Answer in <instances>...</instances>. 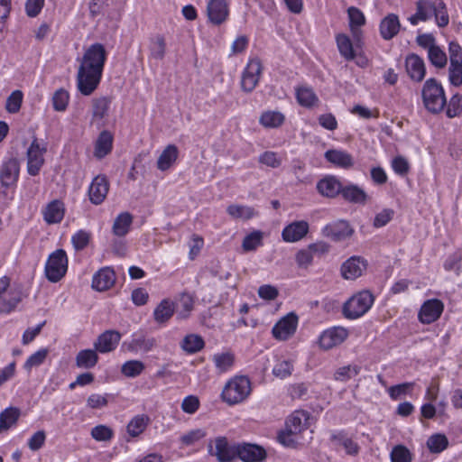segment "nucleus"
Returning <instances> with one entry per match:
<instances>
[{"mask_svg":"<svg viewBox=\"0 0 462 462\" xmlns=\"http://www.w3.org/2000/svg\"><path fill=\"white\" fill-rule=\"evenodd\" d=\"M21 411L17 407H8L0 413V433L8 430L16 424Z\"/></svg>","mask_w":462,"mask_h":462,"instance_id":"32","label":"nucleus"},{"mask_svg":"<svg viewBox=\"0 0 462 462\" xmlns=\"http://www.w3.org/2000/svg\"><path fill=\"white\" fill-rule=\"evenodd\" d=\"M309 419L308 413L304 411H296L290 415L285 422V428L290 432L300 433L304 430Z\"/></svg>","mask_w":462,"mask_h":462,"instance_id":"28","label":"nucleus"},{"mask_svg":"<svg viewBox=\"0 0 462 462\" xmlns=\"http://www.w3.org/2000/svg\"><path fill=\"white\" fill-rule=\"evenodd\" d=\"M394 210L391 208H384L377 213L374 218L373 226L376 228L386 226L393 217Z\"/></svg>","mask_w":462,"mask_h":462,"instance_id":"61","label":"nucleus"},{"mask_svg":"<svg viewBox=\"0 0 462 462\" xmlns=\"http://www.w3.org/2000/svg\"><path fill=\"white\" fill-rule=\"evenodd\" d=\"M366 268L365 262L358 256H352L341 266V274L346 280H355L361 276Z\"/></svg>","mask_w":462,"mask_h":462,"instance_id":"18","label":"nucleus"},{"mask_svg":"<svg viewBox=\"0 0 462 462\" xmlns=\"http://www.w3.org/2000/svg\"><path fill=\"white\" fill-rule=\"evenodd\" d=\"M45 149H41L40 146H29L27 151V171L32 176H36L43 162V152Z\"/></svg>","mask_w":462,"mask_h":462,"instance_id":"21","label":"nucleus"},{"mask_svg":"<svg viewBox=\"0 0 462 462\" xmlns=\"http://www.w3.org/2000/svg\"><path fill=\"white\" fill-rule=\"evenodd\" d=\"M111 106V98L107 97H99L92 99L91 114L92 122L104 120L108 116Z\"/></svg>","mask_w":462,"mask_h":462,"instance_id":"22","label":"nucleus"},{"mask_svg":"<svg viewBox=\"0 0 462 462\" xmlns=\"http://www.w3.org/2000/svg\"><path fill=\"white\" fill-rule=\"evenodd\" d=\"M144 364L139 360L126 361L121 367V372L127 377H136L144 370Z\"/></svg>","mask_w":462,"mask_h":462,"instance_id":"46","label":"nucleus"},{"mask_svg":"<svg viewBox=\"0 0 462 462\" xmlns=\"http://www.w3.org/2000/svg\"><path fill=\"white\" fill-rule=\"evenodd\" d=\"M121 339V334L116 330H106L94 343L95 349L99 353L113 351Z\"/></svg>","mask_w":462,"mask_h":462,"instance_id":"15","label":"nucleus"},{"mask_svg":"<svg viewBox=\"0 0 462 462\" xmlns=\"http://www.w3.org/2000/svg\"><path fill=\"white\" fill-rule=\"evenodd\" d=\"M340 194L346 201L353 204L365 205L369 199L366 192L356 184L342 187Z\"/></svg>","mask_w":462,"mask_h":462,"instance_id":"20","label":"nucleus"},{"mask_svg":"<svg viewBox=\"0 0 462 462\" xmlns=\"http://www.w3.org/2000/svg\"><path fill=\"white\" fill-rule=\"evenodd\" d=\"M296 97L302 106L310 107L314 106L319 98L311 88L301 86L296 89Z\"/></svg>","mask_w":462,"mask_h":462,"instance_id":"38","label":"nucleus"},{"mask_svg":"<svg viewBox=\"0 0 462 462\" xmlns=\"http://www.w3.org/2000/svg\"><path fill=\"white\" fill-rule=\"evenodd\" d=\"M337 45L340 54L346 60H352L355 57L352 42L346 34H338L336 37Z\"/></svg>","mask_w":462,"mask_h":462,"instance_id":"45","label":"nucleus"},{"mask_svg":"<svg viewBox=\"0 0 462 462\" xmlns=\"http://www.w3.org/2000/svg\"><path fill=\"white\" fill-rule=\"evenodd\" d=\"M416 42L428 51V59L433 64V35L430 33L420 34L417 36Z\"/></svg>","mask_w":462,"mask_h":462,"instance_id":"60","label":"nucleus"},{"mask_svg":"<svg viewBox=\"0 0 462 462\" xmlns=\"http://www.w3.org/2000/svg\"><path fill=\"white\" fill-rule=\"evenodd\" d=\"M156 344L157 342L154 337H145L143 336L134 337L132 340L133 347L136 348L137 350H141L144 353L152 350L156 346Z\"/></svg>","mask_w":462,"mask_h":462,"instance_id":"54","label":"nucleus"},{"mask_svg":"<svg viewBox=\"0 0 462 462\" xmlns=\"http://www.w3.org/2000/svg\"><path fill=\"white\" fill-rule=\"evenodd\" d=\"M109 189V183L105 175L95 177L88 189L90 201L95 205L101 204L106 198Z\"/></svg>","mask_w":462,"mask_h":462,"instance_id":"11","label":"nucleus"},{"mask_svg":"<svg viewBox=\"0 0 462 462\" xmlns=\"http://www.w3.org/2000/svg\"><path fill=\"white\" fill-rule=\"evenodd\" d=\"M422 99L424 106L430 112H433V78L426 80L422 88Z\"/></svg>","mask_w":462,"mask_h":462,"instance_id":"57","label":"nucleus"},{"mask_svg":"<svg viewBox=\"0 0 462 462\" xmlns=\"http://www.w3.org/2000/svg\"><path fill=\"white\" fill-rule=\"evenodd\" d=\"M179 156L177 146H166L157 160V168L160 171H167L176 162Z\"/></svg>","mask_w":462,"mask_h":462,"instance_id":"30","label":"nucleus"},{"mask_svg":"<svg viewBox=\"0 0 462 462\" xmlns=\"http://www.w3.org/2000/svg\"><path fill=\"white\" fill-rule=\"evenodd\" d=\"M374 303V296L368 291L353 295L343 306L345 318L356 319L365 315Z\"/></svg>","mask_w":462,"mask_h":462,"instance_id":"3","label":"nucleus"},{"mask_svg":"<svg viewBox=\"0 0 462 462\" xmlns=\"http://www.w3.org/2000/svg\"><path fill=\"white\" fill-rule=\"evenodd\" d=\"M298 326V316L291 312L282 318L272 329V333L274 338L278 340H287L291 337L297 329Z\"/></svg>","mask_w":462,"mask_h":462,"instance_id":"7","label":"nucleus"},{"mask_svg":"<svg viewBox=\"0 0 462 462\" xmlns=\"http://www.w3.org/2000/svg\"><path fill=\"white\" fill-rule=\"evenodd\" d=\"M349 18V27L356 39H359L361 34L360 27L365 23V17L363 12L357 7L351 6L347 9Z\"/></svg>","mask_w":462,"mask_h":462,"instance_id":"29","label":"nucleus"},{"mask_svg":"<svg viewBox=\"0 0 462 462\" xmlns=\"http://www.w3.org/2000/svg\"><path fill=\"white\" fill-rule=\"evenodd\" d=\"M262 73V63L259 59H252L249 60L246 68L245 69L242 79L241 87L245 92L253 91L260 79Z\"/></svg>","mask_w":462,"mask_h":462,"instance_id":"9","label":"nucleus"},{"mask_svg":"<svg viewBox=\"0 0 462 462\" xmlns=\"http://www.w3.org/2000/svg\"><path fill=\"white\" fill-rule=\"evenodd\" d=\"M106 51L101 43H94L85 51L77 73V88L84 96H90L98 87Z\"/></svg>","mask_w":462,"mask_h":462,"instance_id":"1","label":"nucleus"},{"mask_svg":"<svg viewBox=\"0 0 462 462\" xmlns=\"http://www.w3.org/2000/svg\"><path fill=\"white\" fill-rule=\"evenodd\" d=\"M20 162L14 157L5 160L0 167V183L3 188H14L19 179Z\"/></svg>","mask_w":462,"mask_h":462,"instance_id":"5","label":"nucleus"},{"mask_svg":"<svg viewBox=\"0 0 462 462\" xmlns=\"http://www.w3.org/2000/svg\"><path fill=\"white\" fill-rule=\"evenodd\" d=\"M69 92L63 88L55 91L52 97L53 108L56 111H65L69 104Z\"/></svg>","mask_w":462,"mask_h":462,"instance_id":"50","label":"nucleus"},{"mask_svg":"<svg viewBox=\"0 0 462 462\" xmlns=\"http://www.w3.org/2000/svg\"><path fill=\"white\" fill-rule=\"evenodd\" d=\"M42 217L48 225L60 223L65 215V205L60 199H54L42 208Z\"/></svg>","mask_w":462,"mask_h":462,"instance_id":"14","label":"nucleus"},{"mask_svg":"<svg viewBox=\"0 0 462 462\" xmlns=\"http://www.w3.org/2000/svg\"><path fill=\"white\" fill-rule=\"evenodd\" d=\"M322 233L325 236L332 239L333 241H343L349 237L353 234L348 222L345 220H338L331 224L327 225Z\"/></svg>","mask_w":462,"mask_h":462,"instance_id":"12","label":"nucleus"},{"mask_svg":"<svg viewBox=\"0 0 462 462\" xmlns=\"http://www.w3.org/2000/svg\"><path fill=\"white\" fill-rule=\"evenodd\" d=\"M309 232V224L307 221H295L286 226L282 236L285 242L293 243L303 238Z\"/></svg>","mask_w":462,"mask_h":462,"instance_id":"16","label":"nucleus"},{"mask_svg":"<svg viewBox=\"0 0 462 462\" xmlns=\"http://www.w3.org/2000/svg\"><path fill=\"white\" fill-rule=\"evenodd\" d=\"M47 356L48 350L46 348L38 350L28 357L23 365L24 369L31 371L32 367L41 365L45 361Z\"/></svg>","mask_w":462,"mask_h":462,"instance_id":"55","label":"nucleus"},{"mask_svg":"<svg viewBox=\"0 0 462 462\" xmlns=\"http://www.w3.org/2000/svg\"><path fill=\"white\" fill-rule=\"evenodd\" d=\"M448 79L455 87L462 85V63H450L448 69Z\"/></svg>","mask_w":462,"mask_h":462,"instance_id":"62","label":"nucleus"},{"mask_svg":"<svg viewBox=\"0 0 462 462\" xmlns=\"http://www.w3.org/2000/svg\"><path fill=\"white\" fill-rule=\"evenodd\" d=\"M251 382L247 376L236 375L225 385L221 396L225 402L234 405L244 402L251 393Z\"/></svg>","mask_w":462,"mask_h":462,"instance_id":"2","label":"nucleus"},{"mask_svg":"<svg viewBox=\"0 0 462 462\" xmlns=\"http://www.w3.org/2000/svg\"><path fill=\"white\" fill-rule=\"evenodd\" d=\"M342 185L338 180L333 176L326 177L317 184L319 192L328 198H335L341 193Z\"/></svg>","mask_w":462,"mask_h":462,"instance_id":"23","label":"nucleus"},{"mask_svg":"<svg viewBox=\"0 0 462 462\" xmlns=\"http://www.w3.org/2000/svg\"><path fill=\"white\" fill-rule=\"evenodd\" d=\"M331 440L337 447H342L346 453L350 456H356L359 452V446L344 431H339L331 435Z\"/></svg>","mask_w":462,"mask_h":462,"instance_id":"25","label":"nucleus"},{"mask_svg":"<svg viewBox=\"0 0 462 462\" xmlns=\"http://www.w3.org/2000/svg\"><path fill=\"white\" fill-rule=\"evenodd\" d=\"M175 311L174 304L170 300H162L153 311V317L156 322L165 323L173 315Z\"/></svg>","mask_w":462,"mask_h":462,"instance_id":"34","label":"nucleus"},{"mask_svg":"<svg viewBox=\"0 0 462 462\" xmlns=\"http://www.w3.org/2000/svg\"><path fill=\"white\" fill-rule=\"evenodd\" d=\"M416 5V13L408 19L412 25L429 20L433 13V2L430 0H419Z\"/></svg>","mask_w":462,"mask_h":462,"instance_id":"26","label":"nucleus"},{"mask_svg":"<svg viewBox=\"0 0 462 462\" xmlns=\"http://www.w3.org/2000/svg\"><path fill=\"white\" fill-rule=\"evenodd\" d=\"M215 451L212 441L208 443V452L217 457L219 462H232L236 458V445H229L226 437H217L214 440Z\"/></svg>","mask_w":462,"mask_h":462,"instance_id":"6","label":"nucleus"},{"mask_svg":"<svg viewBox=\"0 0 462 462\" xmlns=\"http://www.w3.org/2000/svg\"><path fill=\"white\" fill-rule=\"evenodd\" d=\"M209 21L216 25L223 23L228 17V6L226 0H210L207 6Z\"/></svg>","mask_w":462,"mask_h":462,"instance_id":"13","label":"nucleus"},{"mask_svg":"<svg viewBox=\"0 0 462 462\" xmlns=\"http://www.w3.org/2000/svg\"><path fill=\"white\" fill-rule=\"evenodd\" d=\"M133 217L128 212L120 213L115 219L112 231L115 236H125L130 230Z\"/></svg>","mask_w":462,"mask_h":462,"instance_id":"33","label":"nucleus"},{"mask_svg":"<svg viewBox=\"0 0 462 462\" xmlns=\"http://www.w3.org/2000/svg\"><path fill=\"white\" fill-rule=\"evenodd\" d=\"M226 212L233 218H240L243 220L251 219L258 215V212L254 208L238 204L228 206Z\"/></svg>","mask_w":462,"mask_h":462,"instance_id":"36","label":"nucleus"},{"mask_svg":"<svg viewBox=\"0 0 462 462\" xmlns=\"http://www.w3.org/2000/svg\"><path fill=\"white\" fill-rule=\"evenodd\" d=\"M211 359L218 374L229 371L235 364V355L231 351L216 353Z\"/></svg>","mask_w":462,"mask_h":462,"instance_id":"27","label":"nucleus"},{"mask_svg":"<svg viewBox=\"0 0 462 462\" xmlns=\"http://www.w3.org/2000/svg\"><path fill=\"white\" fill-rule=\"evenodd\" d=\"M150 422V418L145 414L134 416L127 424V432L132 437H137L144 431Z\"/></svg>","mask_w":462,"mask_h":462,"instance_id":"37","label":"nucleus"},{"mask_svg":"<svg viewBox=\"0 0 462 462\" xmlns=\"http://www.w3.org/2000/svg\"><path fill=\"white\" fill-rule=\"evenodd\" d=\"M325 157L329 162L342 168L346 169L353 165L352 156L344 151L336 149L328 150L326 152Z\"/></svg>","mask_w":462,"mask_h":462,"instance_id":"31","label":"nucleus"},{"mask_svg":"<svg viewBox=\"0 0 462 462\" xmlns=\"http://www.w3.org/2000/svg\"><path fill=\"white\" fill-rule=\"evenodd\" d=\"M401 28L399 17L394 14H389L380 23V34L385 41L392 40L397 35Z\"/></svg>","mask_w":462,"mask_h":462,"instance_id":"19","label":"nucleus"},{"mask_svg":"<svg viewBox=\"0 0 462 462\" xmlns=\"http://www.w3.org/2000/svg\"><path fill=\"white\" fill-rule=\"evenodd\" d=\"M348 337V331L343 327H333L324 330L319 337V346L324 350L331 349L342 344Z\"/></svg>","mask_w":462,"mask_h":462,"instance_id":"8","label":"nucleus"},{"mask_svg":"<svg viewBox=\"0 0 462 462\" xmlns=\"http://www.w3.org/2000/svg\"><path fill=\"white\" fill-rule=\"evenodd\" d=\"M413 383H404L397 385L391 386L388 389V393L390 397L393 400H399L402 396L408 394L412 389Z\"/></svg>","mask_w":462,"mask_h":462,"instance_id":"59","label":"nucleus"},{"mask_svg":"<svg viewBox=\"0 0 462 462\" xmlns=\"http://www.w3.org/2000/svg\"><path fill=\"white\" fill-rule=\"evenodd\" d=\"M114 436V431L106 425H97L91 430V437L97 441H107Z\"/></svg>","mask_w":462,"mask_h":462,"instance_id":"56","label":"nucleus"},{"mask_svg":"<svg viewBox=\"0 0 462 462\" xmlns=\"http://www.w3.org/2000/svg\"><path fill=\"white\" fill-rule=\"evenodd\" d=\"M236 457L245 462H262L266 457V451L256 444L241 443L236 445Z\"/></svg>","mask_w":462,"mask_h":462,"instance_id":"10","label":"nucleus"},{"mask_svg":"<svg viewBox=\"0 0 462 462\" xmlns=\"http://www.w3.org/2000/svg\"><path fill=\"white\" fill-rule=\"evenodd\" d=\"M462 252L456 250L449 254L444 262V268L446 271H453L457 275L461 272Z\"/></svg>","mask_w":462,"mask_h":462,"instance_id":"48","label":"nucleus"},{"mask_svg":"<svg viewBox=\"0 0 462 462\" xmlns=\"http://www.w3.org/2000/svg\"><path fill=\"white\" fill-rule=\"evenodd\" d=\"M67 270V254L63 249H57L50 254L45 264L46 278L51 282H58L65 276Z\"/></svg>","mask_w":462,"mask_h":462,"instance_id":"4","label":"nucleus"},{"mask_svg":"<svg viewBox=\"0 0 462 462\" xmlns=\"http://www.w3.org/2000/svg\"><path fill=\"white\" fill-rule=\"evenodd\" d=\"M284 122V116L278 111H266L262 114L260 123L264 127L274 128L280 126Z\"/></svg>","mask_w":462,"mask_h":462,"instance_id":"41","label":"nucleus"},{"mask_svg":"<svg viewBox=\"0 0 462 462\" xmlns=\"http://www.w3.org/2000/svg\"><path fill=\"white\" fill-rule=\"evenodd\" d=\"M21 301V296L19 292H8L7 295L0 297V312L9 313L14 310L17 304Z\"/></svg>","mask_w":462,"mask_h":462,"instance_id":"43","label":"nucleus"},{"mask_svg":"<svg viewBox=\"0 0 462 462\" xmlns=\"http://www.w3.org/2000/svg\"><path fill=\"white\" fill-rule=\"evenodd\" d=\"M263 233L260 230H254L245 236L242 247L244 251H254L258 246L263 245Z\"/></svg>","mask_w":462,"mask_h":462,"instance_id":"42","label":"nucleus"},{"mask_svg":"<svg viewBox=\"0 0 462 462\" xmlns=\"http://www.w3.org/2000/svg\"><path fill=\"white\" fill-rule=\"evenodd\" d=\"M205 346V342L200 336L190 334L186 336L182 342V349L189 354H194L201 350Z\"/></svg>","mask_w":462,"mask_h":462,"instance_id":"40","label":"nucleus"},{"mask_svg":"<svg viewBox=\"0 0 462 462\" xmlns=\"http://www.w3.org/2000/svg\"><path fill=\"white\" fill-rule=\"evenodd\" d=\"M150 56L152 59L162 60L165 56L166 42L162 35L158 34L151 39Z\"/></svg>","mask_w":462,"mask_h":462,"instance_id":"39","label":"nucleus"},{"mask_svg":"<svg viewBox=\"0 0 462 462\" xmlns=\"http://www.w3.org/2000/svg\"><path fill=\"white\" fill-rule=\"evenodd\" d=\"M360 370L361 367L356 365L342 366L336 371L334 378L337 381L346 382L356 376L360 373Z\"/></svg>","mask_w":462,"mask_h":462,"instance_id":"47","label":"nucleus"},{"mask_svg":"<svg viewBox=\"0 0 462 462\" xmlns=\"http://www.w3.org/2000/svg\"><path fill=\"white\" fill-rule=\"evenodd\" d=\"M193 298L189 293H182L177 305V317L181 319H187L193 310Z\"/></svg>","mask_w":462,"mask_h":462,"instance_id":"44","label":"nucleus"},{"mask_svg":"<svg viewBox=\"0 0 462 462\" xmlns=\"http://www.w3.org/2000/svg\"><path fill=\"white\" fill-rule=\"evenodd\" d=\"M97 352L96 349H84L79 351L76 356L77 366L85 369L94 367L98 361Z\"/></svg>","mask_w":462,"mask_h":462,"instance_id":"35","label":"nucleus"},{"mask_svg":"<svg viewBox=\"0 0 462 462\" xmlns=\"http://www.w3.org/2000/svg\"><path fill=\"white\" fill-rule=\"evenodd\" d=\"M207 432L202 429L192 430L180 437V441L185 446H190L205 438Z\"/></svg>","mask_w":462,"mask_h":462,"instance_id":"58","label":"nucleus"},{"mask_svg":"<svg viewBox=\"0 0 462 462\" xmlns=\"http://www.w3.org/2000/svg\"><path fill=\"white\" fill-rule=\"evenodd\" d=\"M392 462H411L412 455L403 445H397L393 448L390 454Z\"/></svg>","mask_w":462,"mask_h":462,"instance_id":"49","label":"nucleus"},{"mask_svg":"<svg viewBox=\"0 0 462 462\" xmlns=\"http://www.w3.org/2000/svg\"><path fill=\"white\" fill-rule=\"evenodd\" d=\"M23 92L21 90H14L6 99L5 108L9 113H17L22 106Z\"/></svg>","mask_w":462,"mask_h":462,"instance_id":"53","label":"nucleus"},{"mask_svg":"<svg viewBox=\"0 0 462 462\" xmlns=\"http://www.w3.org/2000/svg\"><path fill=\"white\" fill-rule=\"evenodd\" d=\"M116 273L110 267H103L92 278V288L97 291H104L114 285Z\"/></svg>","mask_w":462,"mask_h":462,"instance_id":"17","label":"nucleus"},{"mask_svg":"<svg viewBox=\"0 0 462 462\" xmlns=\"http://www.w3.org/2000/svg\"><path fill=\"white\" fill-rule=\"evenodd\" d=\"M435 22L439 27H445L449 23L448 14L442 0H435Z\"/></svg>","mask_w":462,"mask_h":462,"instance_id":"51","label":"nucleus"},{"mask_svg":"<svg viewBox=\"0 0 462 462\" xmlns=\"http://www.w3.org/2000/svg\"><path fill=\"white\" fill-rule=\"evenodd\" d=\"M91 234L86 230H79L71 237V243L76 251L85 249L89 244Z\"/></svg>","mask_w":462,"mask_h":462,"instance_id":"52","label":"nucleus"},{"mask_svg":"<svg viewBox=\"0 0 462 462\" xmlns=\"http://www.w3.org/2000/svg\"><path fill=\"white\" fill-rule=\"evenodd\" d=\"M406 70L409 76L416 80L420 81L425 76V66L423 60L417 55L412 54L406 59Z\"/></svg>","mask_w":462,"mask_h":462,"instance_id":"24","label":"nucleus"},{"mask_svg":"<svg viewBox=\"0 0 462 462\" xmlns=\"http://www.w3.org/2000/svg\"><path fill=\"white\" fill-rule=\"evenodd\" d=\"M462 111V96L454 95L448 106L446 114L449 118L457 116Z\"/></svg>","mask_w":462,"mask_h":462,"instance_id":"64","label":"nucleus"},{"mask_svg":"<svg viewBox=\"0 0 462 462\" xmlns=\"http://www.w3.org/2000/svg\"><path fill=\"white\" fill-rule=\"evenodd\" d=\"M293 366L289 361H282L276 364L273 369L274 376L284 379L291 374Z\"/></svg>","mask_w":462,"mask_h":462,"instance_id":"63","label":"nucleus"}]
</instances>
